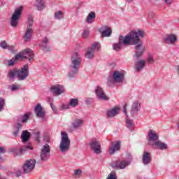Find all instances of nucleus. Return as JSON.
<instances>
[{"mask_svg":"<svg viewBox=\"0 0 179 179\" xmlns=\"http://www.w3.org/2000/svg\"><path fill=\"white\" fill-rule=\"evenodd\" d=\"M121 149V142L117 141L111 143V146L109 147L108 152L110 155H114L115 152H118Z\"/></svg>","mask_w":179,"mask_h":179,"instance_id":"aec40b11","label":"nucleus"},{"mask_svg":"<svg viewBox=\"0 0 179 179\" xmlns=\"http://www.w3.org/2000/svg\"><path fill=\"white\" fill-rule=\"evenodd\" d=\"M33 23H34L33 17H28L27 30L23 36L24 41L31 40V34H33Z\"/></svg>","mask_w":179,"mask_h":179,"instance_id":"6e6552de","label":"nucleus"},{"mask_svg":"<svg viewBox=\"0 0 179 179\" xmlns=\"http://www.w3.org/2000/svg\"><path fill=\"white\" fill-rule=\"evenodd\" d=\"M19 89H20V85L13 84L10 87L11 92H16L19 90Z\"/></svg>","mask_w":179,"mask_h":179,"instance_id":"58836bf2","label":"nucleus"},{"mask_svg":"<svg viewBox=\"0 0 179 179\" xmlns=\"http://www.w3.org/2000/svg\"><path fill=\"white\" fill-rule=\"evenodd\" d=\"M22 10L23 8L22 6L15 10L10 18V26H12V27H17V24H19V19H20V16H22Z\"/></svg>","mask_w":179,"mask_h":179,"instance_id":"0eeeda50","label":"nucleus"},{"mask_svg":"<svg viewBox=\"0 0 179 179\" xmlns=\"http://www.w3.org/2000/svg\"><path fill=\"white\" fill-rule=\"evenodd\" d=\"M0 179H6V178H0Z\"/></svg>","mask_w":179,"mask_h":179,"instance_id":"052dcab7","label":"nucleus"},{"mask_svg":"<svg viewBox=\"0 0 179 179\" xmlns=\"http://www.w3.org/2000/svg\"><path fill=\"white\" fill-rule=\"evenodd\" d=\"M135 65L136 72H141V71L145 68V65H146V61L143 59L138 60L136 62Z\"/></svg>","mask_w":179,"mask_h":179,"instance_id":"5701e85b","label":"nucleus"},{"mask_svg":"<svg viewBox=\"0 0 179 179\" xmlns=\"http://www.w3.org/2000/svg\"><path fill=\"white\" fill-rule=\"evenodd\" d=\"M31 136V134L29 132V131L27 130L22 131L21 134V138L23 143H26V142H27L30 139Z\"/></svg>","mask_w":179,"mask_h":179,"instance_id":"a878e982","label":"nucleus"},{"mask_svg":"<svg viewBox=\"0 0 179 179\" xmlns=\"http://www.w3.org/2000/svg\"><path fill=\"white\" fill-rule=\"evenodd\" d=\"M124 73L120 71H115L113 73V79H108V82H115V83H122L124 82Z\"/></svg>","mask_w":179,"mask_h":179,"instance_id":"ddd939ff","label":"nucleus"},{"mask_svg":"<svg viewBox=\"0 0 179 179\" xmlns=\"http://www.w3.org/2000/svg\"><path fill=\"white\" fill-rule=\"evenodd\" d=\"M78 104H79V99L78 98L71 99L69 103V106H71V107H76V106H78Z\"/></svg>","mask_w":179,"mask_h":179,"instance_id":"2f4dec72","label":"nucleus"},{"mask_svg":"<svg viewBox=\"0 0 179 179\" xmlns=\"http://www.w3.org/2000/svg\"><path fill=\"white\" fill-rule=\"evenodd\" d=\"M139 110H141V104H139L138 101L134 102L131 110V117H134L135 114H138V111H139Z\"/></svg>","mask_w":179,"mask_h":179,"instance_id":"393cba45","label":"nucleus"},{"mask_svg":"<svg viewBox=\"0 0 179 179\" xmlns=\"http://www.w3.org/2000/svg\"><path fill=\"white\" fill-rule=\"evenodd\" d=\"M164 41L166 44H176V43H177V36L173 34L166 35V36L164 38Z\"/></svg>","mask_w":179,"mask_h":179,"instance_id":"4be33fe9","label":"nucleus"},{"mask_svg":"<svg viewBox=\"0 0 179 179\" xmlns=\"http://www.w3.org/2000/svg\"><path fill=\"white\" fill-rule=\"evenodd\" d=\"M106 179H117V174L113 171L108 176Z\"/></svg>","mask_w":179,"mask_h":179,"instance_id":"ea45409f","label":"nucleus"},{"mask_svg":"<svg viewBox=\"0 0 179 179\" xmlns=\"http://www.w3.org/2000/svg\"><path fill=\"white\" fill-rule=\"evenodd\" d=\"M51 152V148L50 145L45 144L43 145L41 153H40V158L42 162H47L50 159V153Z\"/></svg>","mask_w":179,"mask_h":179,"instance_id":"9b49d317","label":"nucleus"},{"mask_svg":"<svg viewBox=\"0 0 179 179\" xmlns=\"http://www.w3.org/2000/svg\"><path fill=\"white\" fill-rule=\"evenodd\" d=\"M22 125L20 122L17 123L16 130H15L13 133L14 136L16 137V136H19V132H20V129H22Z\"/></svg>","mask_w":179,"mask_h":179,"instance_id":"72a5a7b5","label":"nucleus"},{"mask_svg":"<svg viewBox=\"0 0 179 179\" xmlns=\"http://www.w3.org/2000/svg\"><path fill=\"white\" fill-rule=\"evenodd\" d=\"M29 74V66L26 64L19 70L17 69L10 70L7 74V77L10 80H14L16 77L18 80H24L27 78Z\"/></svg>","mask_w":179,"mask_h":179,"instance_id":"f03ea898","label":"nucleus"},{"mask_svg":"<svg viewBox=\"0 0 179 179\" xmlns=\"http://www.w3.org/2000/svg\"><path fill=\"white\" fill-rule=\"evenodd\" d=\"M146 36L145 31L138 29L133 30L129 32V34L125 36L121 35L119 37L118 43H114L113 45V50L115 51H120L122 48V45H132L134 44H138L139 41V37L143 38Z\"/></svg>","mask_w":179,"mask_h":179,"instance_id":"f257e3e1","label":"nucleus"},{"mask_svg":"<svg viewBox=\"0 0 179 179\" xmlns=\"http://www.w3.org/2000/svg\"><path fill=\"white\" fill-rule=\"evenodd\" d=\"M82 125H83V120L80 119H76L72 123V127L74 129H78V128H80Z\"/></svg>","mask_w":179,"mask_h":179,"instance_id":"c85d7f7f","label":"nucleus"},{"mask_svg":"<svg viewBox=\"0 0 179 179\" xmlns=\"http://www.w3.org/2000/svg\"><path fill=\"white\" fill-rule=\"evenodd\" d=\"M43 141H44V142L49 143L50 142V137L48 136H44Z\"/></svg>","mask_w":179,"mask_h":179,"instance_id":"8fccbe9b","label":"nucleus"},{"mask_svg":"<svg viewBox=\"0 0 179 179\" xmlns=\"http://www.w3.org/2000/svg\"><path fill=\"white\" fill-rule=\"evenodd\" d=\"M90 33V31H89V29H85L83 33V38H87V37H89Z\"/></svg>","mask_w":179,"mask_h":179,"instance_id":"79ce46f5","label":"nucleus"},{"mask_svg":"<svg viewBox=\"0 0 179 179\" xmlns=\"http://www.w3.org/2000/svg\"><path fill=\"white\" fill-rule=\"evenodd\" d=\"M90 146L95 155L101 154V144L99 140L94 138L90 143Z\"/></svg>","mask_w":179,"mask_h":179,"instance_id":"f8f14e48","label":"nucleus"},{"mask_svg":"<svg viewBox=\"0 0 179 179\" xmlns=\"http://www.w3.org/2000/svg\"><path fill=\"white\" fill-rule=\"evenodd\" d=\"M141 36H139V42L137 44H133L132 45H135L134 48L136 50V52L133 56V58L135 61H138L142 55H143V52H145V48H143V42Z\"/></svg>","mask_w":179,"mask_h":179,"instance_id":"423d86ee","label":"nucleus"},{"mask_svg":"<svg viewBox=\"0 0 179 179\" xmlns=\"http://www.w3.org/2000/svg\"><path fill=\"white\" fill-rule=\"evenodd\" d=\"M0 47H1V48L3 50H9V51H11V52H15V46L8 45L5 41L0 43Z\"/></svg>","mask_w":179,"mask_h":179,"instance_id":"bb28decb","label":"nucleus"},{"mask_svg":"<svg viewBox=\"0 0 179 179\" xmlns=\"http://www.w3.org/2000/svg\"><path fill=\"white\" fill-rule=\"evenodd\" d=\"M71 62L69 66L71 71L69 73V78H73L78 73L80 63L82 62L80 54L78 52H73L71 54Z\"/></svg>","mask_w":179,"mask_h":179,"instance_id":"7ed1b4c3","label":"nucleus"},{"mask_svg":"<svg viewBox=\"0 0 179 179\" xmlns=\"http://www.w3.org/2000/svg\"><path fill=\"white\" fill-rule=\"evenodd\" d=\"M123 113L125 114L127 117H128V113H127V104L123 106Z\"/></svg>","mask_w":179,"mask_h":179,"instance_id":"09e8293b","label":"nucleus"},{"mask_svg":"<svg viewBox=\"0 0 179 179\" xmlns=\"http://www.w3.org/2000/svg\"><path fill=\"white\" fill-rule=\"evenodd\" d=\"M148 141L149 145L151 146H156L157 149H160L161 150H166V149H169V146L166 144V143H163L159 141V135L155 132L153 130H150L148 131Z\"/></svg>","mask_w":179,"mask_h":179,"instance_id":"20e7f679","label":"nucleus"},{"mask_svg":"<svg viewBox=\"0 0 179 179\" xmlns=\"http://www.w3.org/2000/svg\"><path fill=\"white\" fill-rule=\"evenodd\" d=\"M22 58V59H29V61H33L34 59V53L33 52V50L31 49H26L25 50L22 51L20 54H17L15 57V61H17V59H20Z\"/></svg>","mask_w":179,"mask_h":179,"instance_id":"1a4fd4ad","label":"nucleus"},{"mask_svg":"<svg viewBox=\"0 0 179 179\" xmlns=\"http://www.w3.org/2000/svg\"><path fill=\"white\" fill-rule=\"evenodd\" d=\"M62 138L60 141L59 149L62 153H65L71 149V140L68 137V133L65 131L61 132Z\"/></svg>","mask_w":179,"mask_h":179,"instance_id":"39448f33","label":"nucleus"},{"mask_svg":"<svg viewBox=\"0 0 179 179\" xmlns=\"http://www.w3.org/2000/svg\"><path fill=\"white\" fill-rule=\"evenodd\" d=\"M92 19H96V13L93 11H91L90 13H89L88 16L87 17L86 22L87 23L92 24L93 23Z\"/></svg>","mask_w":179,"mask_h":179,"instance_id":"7c9ffc66","label":"nucleus"},{"mask_svg":"<svg viewBox=\"0 0 179 179\" xmlns=\"http://www.w3.org/2000/svg\"><path fill=\"white\" fill-rule=\"evenodd\" d=\"M148 64H153V62H155V60L153 59V56H152V55L148 56Z\"/></svg>","mask_w":179,"mask_h":179,"instance_id":"a18cd8bd","label":"nucleus"},{"mask_svg":"<svg viewBox=\"0 0 179 179\" xmlns=\"http://www.w3.org/2000/svg\"><path fill=\"white\" fill-rule=\"evenodd\" d=\"M30 113H27L21 116V122L22 123H26L29 120V118L30 117Z\"/></svg>","mask_w":179,"mask_h":179,"instance_id":"c9c22d12","label":"nucleus"},{"mask_svg":"<svg viewBox=\"0 0 179 179\" xmlns=\"http://www.w3.org/2000/svg\"><path fill=\"white\" fill-rule=\"evenodd\" d=\"M69 104H64V105H62V108L63 110H69Z\"/></svg>","mask_w":179,"mask_h":179,"instance_id":"49530a36","label":"nucleus"},{"mask_svg":"<svg viewBox=\"0 0 179 179\" xmlns=\"http://www.w3.org/2000/svg\"><path fill=\"white\" fill-rule=\"evenodd\" d=\"M85 57L87 58V59H92L94 57V52L93 50H90V49H87Z\"/></svg>","mask_w":179,"mask_h":179,"instance_id":"f704fd0d","label":"nucleus"},{"mask_svg":"<svg viewBox=\"0 0 179 179\" xmlns=\"http://www.w3.org/2000/svg\"><path fill=\"white\" fill-rule=\"evenodd\" d=\"M99 33H101V37H111L113 34V31L111 28L108 26H103L99 29Z\"/></svg>","mask_w":179,"mask_h":179,"instance_id":"f3484780","label":"nucleus"},{"mask_svg":"<svg viewBox=\"0 0 179 179\" xmlns=\"http://www.w3.org/2000/svg\"><path fill=\"white\" fill-rule=\"evenodd\" d=\"M48 103H52V101H54V99L50 97H48Z\"/></svg>","mask_w":179,"mask_h":179,"instance_id":"4d7b16f0","label":"nucleus"},{"mask_svg":"<svg viewBox=\"0 0 179 179\" xmlns=\"http://www.w3.org/2000/svg\"><path fill=\"white\" fill-rule=\"evenodd\" d=\"M64 18V13L62 11H57L55 13V19H63Z\"/></svg>","mask_w":179,"mask_h":179,"instance_id":"e433bc0d","label":"nucleus"},{"mask_svg":"<svg viewBox=\"0 0 179 179\" xmlns=\"http://www.w3.org/2000/svg\"><path fill=\"white\" fill-rule=\"evenodd\" d=\"M101 48L100 44L98 43H95L94 44H92L91 48H89L88 49H90L91 51H93L94 52V51H99Z\"/></svg>","mask_w":179,"mask_h":179,"instance_id":"473e14b6","label":"nucleus"},{"mask_svg":"<svg viewBox=\"0 0 179 179\" xmlns=\"http://www.w3.org/2000/svg\"><path fill=\"white\" fill-rule=\"evenodd\" d=\"M119 111H120V108L114 107L113 108L110 109L107 111L106 116L108 117V118L115 117V115L118 114Z\"/></svg>","mask_w":179,"mask_h":179,"instance_id":"b1692460","label":"nucleus"},{"mask_svg":"<svg viewBox=\"0 0 179 179\" xmlns=\"http://www.w3.org/2000/svg\"><path fill=\"white\" fill-rule=\"evenodd\" d=\"M129 164H131V161H122L119 164H112L111 167L115 170H124Z\"/></svg>","mask_w":179,"mask_h":179,"instance_id":"a211bd4d","label":"nucleus"},{"mask_svg":"<svg viewBox=\"0 0 179 179\" xmlns=\"http://www.w3.org/2000/svg\"><path fill=\"white\" fill-rule=\"evenodd\" d=\"M177 72H178V75L179 76V65L177 66Z\"/></svg>","mask_w":179,"mask_h":179,"instance_id":"13d9d810","label":"nucleus"},{"mask_svg":"<svg viewBox=\"0 0 179 179\" xmlns=\"http://www.w3.org/2000/svg\"><path fill=\"white\" fill-rule=\"evenodd\" d=\"M2 160H3V158L0 157V162H2Z\"/></svg>","mask_w":179,"mask_h":179,"instance_id":"bf43d9fd","label":"nucleus"},{"mask_svg":"<svg viewBox=\"0 0 179 179\" xmlns=\"http://www.w3.org/2000/svg\"><path fill=\"white\" fill-rule=\"evenodd\" d=\"M92 98H87V99H85V103H86L87 104H90V103H92Z\"/></svg>","mask_w":179,"mask_h":179,"instance_id":"603ef678","label":"nucleus"},{"mask_svg":"<svg viewBox=\"0 0 179 179\" xmlns=\"http://www.w3.org/2000/svg\"><path fill=\"white\" fill-rule=\"evenodd\" d=\"M34 112L36 113V117L38 118H44L45 117V112L44 109H43V106H41V103H38L34 108Z\"/></svg>","mask_w":179,"mask_h":179,"instance_id":"6ab92c4d","label":"nucleus"},{"mask_svg":"<svg viewBox=\"0 0 179 179\" xmlns=\"http://www.w3.org/2000/svg\"><path fill=\"white\" fill-rule=\"evenodd\" d=\"M15 176H16V177H20V176H22V171H17L15 173Z\"/></svg>","mask_w":179,"mask_h":179,"instance_id":"5fc2aeb1","label":"nucleus"},{"mask_svg":"<svg viewBox=\"0 0 179 179\" xmlns=\"http://www.w3.org/2000/svg\"><path fill=\"white\" fill-rule=\"evenodd\" d=\"M50 107H51L52 110H53V111H57V108H55V106H54V104H52V103H50Z\"/></svg>","mask_w":179,"mask_h":179,"instance_id":"6e6d98bb","label":"nucleus"},{"mask_svg":"<svg viewBox=\"0 0 179 179\" xmlns=\"http://www.w3.org/2000/svg\"><path fill=\"white\" fill-rule=\"evenodd\" d=\"M35 6L38 10H43L45 6L44 5V1L43 0H36Z\"/></svg>","mask_w":179,"mask_h":179,"instance_id":"c756f323","label":"nucleus"},{"mask_svg":"<svg viewBox=\"0 0 179 179\" xmlns=\"http://www.w3.org/2000/svg\"><path fill=\"white\" fill-rule=\"evenodd\" d=\"M73 176H76V177H80V176H82V169H77L76 171H74V173Z\"/></svg>","mask_w":179,"mask_h":179,"instance_id":"a19ab883","label":"nucleus"},{"mask_svg":"<svg viewBox=\"0 0 179 179\" xmlns=\"http://www.w3.org/2000/svg\"><path fill=\"white\" fill-rule=\"evenodd\" d=\"M134 125V121L131 120V119H126V126L129 129H131L132 128V126Z\"/></svg>","mask_w":179,"mask_h":179,"instance_id":"4c0bfd02","label":"nucleus"},{"mask_svg":"<svg viewBox=\"0 0 179 179\" xmlns=\"http://www.w3.org/2000/svg\"><path fill=\"white\" fill-rule=\"evenodd\" d=\"M27 150H33V148L29 145H27L21 148L20 149L11 148L10 150V152H11V153H14L15 155H16V156H21V155H23V153H25Z\"/></svg>","mask_w":179,"mask_h":179,"instance_id":"2eb2a0df","label":"nucleus"},{"mask_svg":"<svg viewBox=\"0 0 179 179\" xmlns=\"http://www.w3.org/2000/svg\"><path fill=\"white\" fill-rule=\"evenodd\" d=\"M3 106H5V99L0 98V111L3 110Z\"/></svg>","mask_w":179,"mask_h":179,"instance_id":"37998d69","label":"nucleus"},{"mask_svg":"<svg viewBox=\"0 0 179 179\" xmlns=\"http://www.w3.org/2000/svg\"><path fill=\"white\" fill-rule=\"evenodd\" d=\"M142 162L144 166H148L152 163V155L150 152L145 151L142 156Z\"/></svg>","mask_w":179,"mask_h":179,"instance_id":"412c9836","label":"nucleus"},{"mask_svg":"<svg viewBox=\"0 0 179 179\" xmlns=\"http://www.w3.org/2000/svg\"><path fill=\"white\" fill-rule=\"evenodd\" d=\"M36 167V159L27 160L22 166V170L25 174H30Z\"/></svg>","mask_w":179,"mask_h":179,"instance_id":"9d476101","label":"nucleus"},{"mask_svg":"<svg viewBox=\"0 0 179 179\" xmlns=\"http://www.w3.org/2000/svg\"><path fill=\"white\" fill-rule=\"evenodd\" d=\"M5 148H3V147L0 146V154L1 155H3L5 153Z\"/></svg>","mask_w":179,"mask_h":179,"instance_id":"864d4df0","label":"nucleus"},{"mask_svg":"<svg viewBox=\"0 0 179 179\" xmlns=\"http://www.w3.org/2000/svg\"><path fill=\"white\" fill-rule=\"evenodd\" d=\"M8 65V66H13V65H15V62L13 60H9Z\"/></svg>","mask_w":179,"mask_h":179,"instance_id":"3c124183","label":"nucleus"},{"mask_svg":"<svg viewBox=\"0 0 179 179\" xmlns=\"http://www.w3.org/2000/svg\"><path fill=\"white\" fill-rule=\"evenodd\" d=\"M48 43V39L47 37H45L42 41V43L41 44V47L42 48L43 51L45 52H48V51H50V48H48V45H47Z\"/></svg>","mask_w":179,"mask_h":179,"instance_id":"cd10ccee","label":"nucleus"},{"mask_svg":"<svg viewBox=\"0 0 179 179\" xmlns=\"http://www.w3.org/2000/svg\"><path fill=\"white\" fill-rule=\"evenodd\" d=\"M35 135V139L37 142H40V131H37L36 133H34Z\"/></svg>","mask_w":179,"mask_h":179,"instance_id":"c03bdc74","label":"nucleus"},{"mask_svg":"<svg viewBox=\"0 0 179 179\" xmlns=\"http://www.w3.org/2000/svg\"><path fill=\"white\" fill-rule=\"evenodd\" d=\"M166 5H171L173 3V0H164Z\"/></svg>","mask_w":179,"mask_h":179,"instance_id":"de8ad7c7","label":"nucleus"},{"mask_svg":"<svg viewBox=\"0 0 179 179\" xmlns=\"http://www.w3.org/2000/svg\"><path fill=\"white\" fill-rule=\"evenodd\" d=\"M95 94L96 96L97 97V99H99V100H103L105 101H107V100H109L108 96H107V95H106V94L104 93V90H103V88L100 86H97L95 88Z\"/></svg>","mask_w":179,"mask_h":179,"instance_id":"4468645a","label":"nucleus"},{"mask_svg":"<svg viewBox=\"0 0 179 179\" xmlns=\"http://www.w3.org/2000/svg\"><path fill=\"white\" fill-rule=\"evenodd\" d=\"M50 92L52 93L53 96H61L64 93V87L59 85H52L50 88Z\"/></svg>","mask_w":179,"mask_h":179,"instance_id":"dca6fc26","label":"nucleus"}]
</instances>
